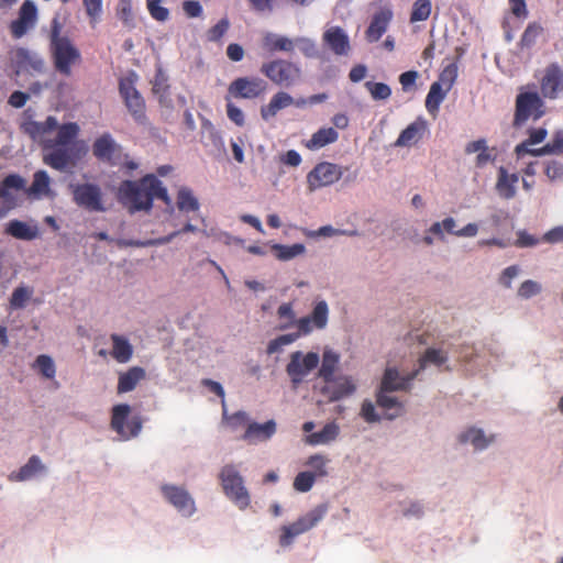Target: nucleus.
Segmentation results:
<instances>
[{"mask_svg":"<svg viewBox=\"0 0 563 563\" xmlns=\"http://www.w3.org/2000/svg\"><path fill=\"white\" fill-rule=\"evenodd\" d=\"M294 98L289 93L278 91L272 97L268 104L261 108V117L264 121H269L272 118L276 117L280 110L294 104Z\"/></svg>","mask_w":563,"mask_h":563,"instance_id":"nucleus-29","label":"nucleus"},{"mask_svg":"<svg viewBox=\"0 0 563 563\" xmlns=\"http://www.w3.org/2000/svg\"><path fill=\"white\" fill-rule=\"evenodd\" d=\"M542 33L543 27L541 26V24L537 22L530 23L521 36L519 46L522 49L532 47Z\"/></svg>","mask_w":563,"mask_h":563,"instance_id":"nucleus-47","label":"nucleus"},{"mask_svg":"<svg viewBox=\"0 0 563 563\" xmlns=\"http://www.w3.org/2000/svg\"><path fill=\"white\" fill-rule=\"evenodd\" d=\"M112 351L111 356L119 363H126L133 355V347L130 342L118 334L111 335Z\"/></svg>","mask_w":563,"mask_h":563,"instance_id":"nucleus-35","label":"nucleus"},{"mask_svg":"<svg viewBox=\"0 0 563 563\" xmlns=\"http://www.w3.org/2000/svg\"><path fill=\"white\" fill-rule=\"evenodd\" d=\"M44 470L45 466L42 464L41 459L37 455H32L27 463L19 470L14 477L18 481H27Z\"/></svg>","mask_w":563,"mask_h":563,"instance_id":"nucleus-43","label":"nucleus"},{"mask_svg":"<svg viewBox=\"0 0 563 563\" xmlns=\"http://www.w3.org/2000/svg\"><path fill=\"white\" fill-rule=\"evenodd\" d=\"M449 91L450 90L442 87V84L433 82L431 85L426 98V108L431 114L435 115L438 113L440 104L445 99Z\"/></svg>","mask_w":563,"mask_h":563,"instance_id":"nucleus-39","label":"nucleus"},{"mask_svg":"<svg viewBox=\"0 0 563 563\" xmlns=\"http://www.w3.org/2000/svg\"><path fill=\"white\" fill-rule=\"evenodd\" d=\"M191 234H201L202 235L203 231L196 229L191 224H187L183 230L169 233V234L158 238L156 240L136 243V244L129 243L125 246H148L151 244H156V243L157 244L190 243L191 241L188 239V236Z\"/></svg>","mask_w":563,"mask_h":563,"instance_id":"nucleus-25","label":"nucleus"},{"mask_svg":"<svg viewBox=\"0 0 563 563\" xmlns=\"http://www.w3.org/2000/svg\"><path fill=\"white\" fill-rule=\"evenodd\" d=\"M117 16L128 29H133L135 26L132 13V3H118Z\"/></svg>","mask_w":563,"mask_h":563,"instance_id":"nucleus-61","label":"nucleus"},{"mask_svg":"<svg viewBox=\"0 0 563 563\" xmlns=\"http://www.w3.org/2000/svg\"><path fill=\"white\" fill-rule=\"evenodd\" d=\"M12 62L21 70L42 74L46 69L43 57L27 48H16L12 52Z\"/></svg>","mask_w":563,"mask_h":563,"instance_id":"nucleus-17","label":"nucleus"},{"mask_svg":"<svg viewBox=\"0 0 563 563\" xmlns=\"http://www.w3.org/2000/svg\"><path fill=\"white\" fill-rule=\"evenodd\" d=\"M265 91V82L260 78H238L229 86V95L235 98L252 99Z\"/></svg>","mask_w":563,"mask_h":563,"instance_id":"nucleus-15","label":"nucleus"},{"mask_svg":"<svg viewBox=\"0 0 563 563\" xmlns=\"http://www.w3.org/2000/svg\"><path fill=\"white\" fill-rule=\"evenodd\" d=\"M145 377V369L140 366H132L126 372L120 373L117 386L118 394L132 391Z\"/></svg>","mask_w":563,"mask_h":563,"instance_id":"nucleus-28","label":"nucleus"},{"mask_svg":"<svg viewBox=\"0 0 563 563\" xmlns=\"http://www.w3.org/2000/svg\"><path fill=\"white\" fill-rule=\"evenodd\" d=\"M393 18V13L389 9H382L376 12L365 31V38L369 43L377 42L382 35L386 32L390 21Z\"/></svg>","mask_w":563,"mask_h":563,"instance_id":"nucleus-23","label":"nucleus"},{"mask_svg":"<svg viewBox=\"0 0 563 563\" xmlns=\"http://www.w3.org/2000/svg\"><path fill=\"white\" fill-rule=\"evenodd\" d=\"M457 78V66L454 63L449 64L440 74L439 80L435 84H442L448 90H451Z\"/></svg>","mask_w":563,"mask_h":563,"instance_id":"nucleus-57","label":"nucleus"},{"mask_svg":"<svg viewBox=\"0 0 563 563\" xmlns=\"http://www.w3.org/2000/svg\"><path fill=\"white\" fill-rule=\"evenodd\" d=\"M37 20V9L33 1L26 0L20 8L19 19L11 24L12 34L15 37L23 36L35 25Z\"/></svg>","mask_w":563,"mask_h":563,"instance_id":"nucleus-20","label":"nucleus"},{"mask_svg":"<svg viewBox=\"0 0 563 563\" xmlns=\"http://www.w3.org/2000/svg\"><path fill=\"white\" fill-rule=\"evenodd\" d=\"M329 319V307L324 300L317 301L310 316L297 320L296 327L303 335L309 334L313 329L322 330L327 327Z\"/></svg>","mask_w":563,"mask_h":563,"instance_id":"nucleus-12","label":"nucleus"},{"mask_svg":"<svg viewBox=\"0 0 563 563\" xmlns=\"http://www.w3.org/2000/svg\"><path fill=\"white\" fill-rule=\"evenodd\" d=\"M340 362V356L333 350H324L322 354L321 366L318 372V376L323 379V382L332 380L334 377V373L338 368Z\"/></svg>","mask_w":563,"mask_h":563,"instance_id":"nucleus-34","label":"nucleus"},{"mask_svg":"<svg viewBox=\"0 0 563 563\" xmlns=\"http://www.w3.org/2000/svg\"><path fill=\"white\" fill-rule=\"evenodd\" d=\"M427 129L426 120L418 118L410 123L398 136L395 142L396 147H410L417 144Z\"/></svg>","mask_w":563,"mask_h":563,"instance_id":"nucleus-24","label":"nucleus"},{"mask_svg":"<svg viewBox=\"0 0 563 563\" xmlns=\"http://www.w3.org/2000/svg\"><path fill=\"white\" fill-rule=\"evenodd\" d=\"M277 314L280 319L286 318L288 320L286 323H282L278 327L279 330H286L291 325H296L297 320L295 319V312L291 303L287 302L280 305L277 309Z\"/></svg>","mask_w":563,"mask_h":563,"instance_id":"nucleus-59","label":"nucleus"},{"mask_svg":"<svg viewBox=\"0 0 563 563\" xmlns=\"http://www.w3.org/2000/svg\"><path fill=\"white\" fill-rule=\"evenodd\" d=\"M534 156L563 154V132H556L551 142L533 152Z\"/></svg>","mask_w":563,"mask_h":563,"instance_id":"nucleus-50","label":"nucleus"},{"mask_svg":"<svg viewBox=\"0 0 563 563\" xmlns=\"http://www.w3.org/2000/svg\"><path fill=\"white\" fill-rule=\"evenodd\" d=\"M154 198L162 199L167 207L172 206L166 188L154 175H146L140 181L125 180L118 191V199L131 212L150 210Z\"/></svg>","mask_w":563,"mask_h":563,"instance_id":"nucleus-1","label":"nucleus"},{"mask_svg":"<svg viewBox=\"0 0 563 563\" xmlns=\"http://www.w3.org/2000/svg\"><path fill=\"white\" fill-rule=\"evenodd\" d=\"M51 178L45 170H38L34 174L33 183L29 189L30 194L35 196H48Z\"/></svg>","mask_w":563,"mask_h":563,"instance_id":"nucleus-45","label":"nucleus"},{"mask_svg":"<svg viewBox=\"0 0 563 563\" xmlns=\"http://www.w3.org/2000/svg\"><path fill=\"white\" fill-rule=\"evenodd\" d=\"M324 383L325 385L321 388V394L325 396L329 401H338L344 397L351 396L356 389L353 379L349 376L332 377V380Z\"/></svg>","mask_w":563,"mask_h":563,"instance_id":"nucleus-18","label":"nucleus"},{"mask_svg":"<svg viewBox=\"0 0 563 563\" xmlns=\"http://www.w3.org/2000/svg\"><path fill=\"white\" fill-rule=\"evenodd\" d=\"M262 46L267 52L291 53L295 49L294 38L273 32H266L262 38Z\"/></svg>","mask_w":563,"mask_h":563,"instance_id":"nucleus-27","label":"nucleus"},{"mask_svg":"<svg viewBox=\"0 0 563 563\" xmlns=\"http://www.w3.org/2000/svg\"><path fill=\"white\" fill-rule=\"evenodd\" d=\"M541 90L544 97L555 98L560 90H563V73L556 66H550L541 82Z\"/></svg>","mask_w":563,"mask_h":563,"instance_id":"nucleus-26","label":"nucleus"},{"mask_svg":"<svg viewBox=\"0 0 563 563\" xmlns=\"http://www.w3.org/2000/svg\"><path fill=\"white\" fill-rule=\"evenodd\" d=\"M541 107L542 100L538 93L526 92L519 95L517 98L515 124L519 125L530 117H533L536 120L539 119L543 113L540 110Z\"/></svg>","mask_w":563,"mask_h":563,"instance_id":"nucleus-11","label":"nucleus"},{"mask_svg":"<svg viewBox=\"0 0 563 563\" xmlns=\"http://www.w3.org/2000/svg\"><path fill=\"white\" fill-rule=\"evenodd\" d=\"M92 151L96 157L110 164H119L122 158V148L110 134H103L93 143Z\"/></svg>","mask_w":563,"mask_h":563,"instance_id":"nucleus-16","label":"nucleus"},{"mask_svg":"<svg viewBox=\"0 0 563 563\" xmlns=\"http://www.w3.org/2000/svg\"><path fill=\"white\" fill-rule=\"evenodd\" d=\"M324 514V507H317L292 523L297 527V530L301 534L313 528L323 518Z\"/></svg>","mask_w":563,"mask_h":563,"instance_id":"nucleus-42","label":"nucleus"},{"mask_svg":"<svg viewBox=\"0 0 563 563\" xmlns=\"http://www.w3.org/2000/svg\"><path fill=\"white\" fill-rule=\"evenodd\" d=\"M316 482V474L311 472H300L294 479L292 486L294 489L299 493L309 492Z\"/></svg>","mask_w":563,"mask_h":563,"instance_id":"nucleus-52","label":"nucleus"},{"mask_svg":"<svg viewBox=\"0 0 563 563\" xmlns=\"http://www.w3.org/2000/svg\"><path fill=\"white\" fill-rule=\"evenodd\" d=\"M276 432V422L268 420L265 423L250 422L242 435V440L249 443H257L269 440Z\"/></svg>","mask_w":563,"mask_h":563,"instance_id":"nucleus-22","label":"nucleus"},{"mask_svg":"<svg viewBox=\"0 0 563 563\" xmlns=\"http://www.w3.org/2000/svg\"><path fill=\"white\" fill-rule=\"evenodd\" d=\"M431 13L430 0H417L413 3L412 12L410 16L411 22L424 21Z\"/></svg>","mask_w":563,"mask_h":563,"instance_id":"nucleus-55","label":"nucleus"},{"mask_svg":"<svg viewBox=\"0 0 563 563\" xmlns=\"http://www.w3.org/2000/svg\"><path fill=\"white\" fill-rule=\"evenodd\" d=\"M136 80L137 75L135 73H130L126 77L120 80L119 88L129 111L140 120L144 115L145 103L140 92L135 89Z\"/></svg>","mask_w":563,"mask_h":563,"instance_id":"nucleus-8","label":"nucleus"},{"mask_svg":"<svg viewBox=\"0 0 563 563\" xmlns=\"http://www.w3.org/2000/svg\"><path fill=\"white\" fill-rule=\"evenodd\" d=\"M219 479L223 493L239 509L244 510L250 506L251 497L249 490L244 486L243 477L234 465H224L219 473Z\"/></svg>","mask_w":563,"mask_h":563,"instance_id":"nucleus-2","label":"nucleus"},{"mask_svg":"<svg viewBox=\"0 0 563 563\" xmlns=\"http://www.w3.org/2000/svg\"><path fill=\"white\" fill-rule=\"evenodd\" d=\"M152 91L158 98L162 106L167 109L173 107L172 99L169 98L168 76L162 67H157L156 69V74L152 80Z\"/></svg>","mask_w":563,"mask_h":563,"instance_id":"nucleus-31","label":"nucleus"},{"mask_svg":"<svg viewBox=\"0 0 563 563\" xmlns=\"http://www.w3.org/2000/svg\"><path fill=\"white\" fill-rule=\"evenodd\" d=\"M361 416L368 423L378 422L382 419V417L377 415L373 402L369 400L363 401L361 408Z\"/></svg>","mask_w":563,"mask_h":563,"instance_id":"nucleus-64","label":"nucleus"},{"mask_svg":"<svg viewBox=\"0 0 563 563\" xmlns=\"http://www.w3.org/2000/svg\"><path fill=\"white\" fill-rule=\"evenodd\" d=\"M38 372L45 377V378H54L56 374V367L51 356L41 354L36 357L35 364H34Z\"/></svg>","mask_w":563,"mask_h":563,"instance_id":"nucleus-54","label":"nucleus"},{"mask_svg":"<svg viewBox=\"0 0 563 563\" xmlns=\"http://www.w3.org/2000/svg\"><path fill=\"white\" fill-rule=\"evenodd\" d=\"M339 432V426L335 422H329L320 431L309 434L306 441L310 445L327 444L334 441Z\"/></svg>","mask_w":563,"mask_h":563,"instance_id":"nucleus-37","label":"nucleus"},{"mask_svg":"<svg viewBox=\"0 0 563 563\" xmlns=\"http://www.w3.org/2000/svg\"><path fill=\"white\" fill-rule=\"evenodd\" d=\"M74 199L77 205L90 211H103L101 190L92 184L78 185L74 189Z\"/></svg>","mask_w":563,"mask_h":563,"instance_id":"nucleus-13","label":"nucleus"},{"mask_svg":"<svg viewBox=\"0 0 563 563\" xmlns=\"http://www.w3.org/2000/svg\"><path fill=\"white\" fill-rule=\"evenodd\" d=\"M322 42L336 56H347L352 48L349 35L340 26L328 27L323 32Z\"/></svg>","mask_w":563,"mask_h":563,"instance_id":"nucleus-14","label":"nucleus"},{"mask_svg":"<svg viewBox=\"0 0 563 563\" xmlns=\"http://www.w3.org/2000/svg\"><path fill=\"white\" fill-rule=\"evenodd\" d=\"M44 162L57 170H67L76 164L74 148L70 146L54 148L52 152L44 154Z\"/></svg>","mask_w":563,"mask_h":563,"instance_id":"nucleus-21","label":"nucleus"},{"mask_svg":"<svg viewBox=\"0 0 563 563\" xmlns=\"http://www.w3.org/2000/svg\"><path fill=\"white\" fill-rule=\"evenodd\" d=\"M49 45L56 44L62 41H66L69 37L65 34H63V24L59 21L58 16H54L51 24V31H49Z\"/></svg>","mask_w":563,"mask_h":563,"instance_id":"nucleus-62","label":"nucleus"},{"mask_svg":"<svg viewBox=\"0 0 563 563\" xmlns=\"http://www.w3.org/2000/svg\"><path fill=\"white\" fill-rule=\"evenodd\" d=\"M49 54L56 71L67 77L71 75L73 67L81 62L80 51L70 38L49 45Z\"/></svg>","mask_w":563,"mask_h":563,"instance_id":"nucleus-3","label":"nucleus"},{"mask_svg":"<svg viewBox=\"0 0 563 563\" xmlns=\"http://www.w3.org/2000/svg\"><path fill=\"white\" fill-rule=\"evenodd\" d=\"M131 408L126 404H120L112 408L111 428L123 439L136 437L142 429V421L137 416L129 420L125 426Z\"/></svg>","mask_w":563,"mask_h":563,"instance_id":"nucleus-6","label":"nucleus"},{"mask_svg":"<svg viewBox=\"0 0 563 563\" xmlns=\"http://www.w3.org/2000/svg\"><path fill=\"white\" fill-rule=\"evenodd\" d=\"M84 8L90 20V24L95 26L102 14V0H82Z\"/></svg>","mask_w":563,"mask_h":563,"instance_id":"nucleus-56","label":"nucleus"},{"mask_svg":"<svg viewBox=\"0 0 563 563\" xmlns=\"http://www.w3.org/2000/svg\"><path fill=\"white\" fill-rule=\"evenodd\" d=\"M161 490L167 501L172 504L183 516L190 517L195 514V500L184 487L165 484L161 487Z\"/></svg>","mask_w":563,"mask_h":563,"instance_id":"nucleus-10","label":"nucleus"},{"mask_svg":"<svg viewBox=\"0 0 563 563\" xmlns=\"http://www.w3.org/2000/svg\"><path fill=\"white\" fill-rule=\"evenodd\" d=\"M459 440L461 443L471 442L476 450H483L493 441V437L487 438L482 429L470 428L460 434Z\"/></svg>","mask_w":563,"mask_h":563,"instance_id":"nucleus-40","label":"nucleus"},{"mask_svg":"<svg viewBox=\"0 0 563 563\" xmlns=\"http://www.w3.org/2000/svg\"><path fill=\"white\" fill-rule=\"evenodd\" d=\"M419 375V371H412L406 376H401L397 368L388 367L383 375L380 387L383 391L408 390L410 383Z\"/></svg>","mask_w":563,"mask_h":563,"instance_id":"nucleus-19","label":"nucleus"},{"mask_svg":"<svg viewBox=\"0 0 563 563\" xmlns=\"http://www.w3.org/2000/svg\"><path fill=\"white\" fill-rule=\"evenodd\" d=\"M338 137L339 134L334 129H320L311 136V139L307 143V147L311 150L321 148L330 143L335 142Z\"/></svg>","mask_w":563,"mask_h":563,"instance_id":"nucleus-41","label":"nucleus"},{"mask_svg":"<svg viewBox=\"0 0 563 563\" xmlns=\"http://www.w3.org/2000/svg\"><path fill=\"white\" fill-rule=\"evenodd\" d=\"M448 354L441 350L435 347L427 349L423 354L419 357L418 368L416 371H423L429 365H434L437 367H441L448 362Z\"/></svg>","mask_w":563,"mask_h":563,"instance_id":"nucleus-36","label":"nucleus"},{"mask_svg":"<svg viewBox=\"0 0 563 563\" xmlns=\"http://www.w3.org/2000/svg\"><path fill=\"white\" fill-rule=\"evenodd\" d=\"M177 208L183 212L196 211L199 208V202L192 195V191L186 187L178 190L177 194Z\"/></svg>","mask_w":563,"mask_h":563,"instance_id":"nucleus-46","label":"nucleus"},{"mask_svg":"<svg viewBox=\"0 0 563 563\" xmlns=\"http://www.w3.org/2000/svg\"><path fill=\"white\" fill-rule=\"evenodd\" d=\"M25 180L18 175H9L0 181V220L19 203V192L24 187Z\"/></svg>","mask_w":563,"mask_h":563,"instance_id":"nucleus-7","label":"nucleus"},{"mask_svg":"<svg viewBox=\"0 0 563 563\" xmlns=\"http://www.w3.org/2000/svg\"><path fill=\"white\" fill-rule=\"evenodd\" d=\"M300 336H303V333H301V330L299 329H297V332L282 334L276 339L269 341V343L267 344L266 352L268 355L275 354L282 351L284 346L297 341Z\"/></svg>","mask_w":563,"mask_h":563,"instance_id":"nucleus-44","label":"nucleus"},{"mask_svg":"<svg viewBox=\"0 0 563 563\" xmlns=\"http://www.w3.org/2000/svg\"><path fill=\"white\" fill-rule=\"evenodd\" d=\"M518 183L516 174H508L504 167L499 169V177L496 184L497 192L505 199H510L515 196V186Z\"/></svg>","mask_w":563,"mask_h":563,"instance_id":"nucleus-38","label":"nucleus"},{"mask_svg":"<svg viewBox=\"0 0 563 563\" xmlns=\"http://www.w3.org/2000/svg\"><path fill=\"white\" fill-rule=\"evenodd\" d=\"M5 232L16 239L31 241L38 235L40 228L36 222L12 220L7 224Z\"/></svg>","mask_w":563,"mask_h":563,"instance_id":"nucleus-30","label":"nucleus"},{"mask_svg":"<svg viewBox=\"0 0 563 563\" xmlns=\"http://www.w3.org/2000/svg\"><path fill=\"white\" fill-rule=\"evenodd\" d=\"M78 132L79 126L77 123L74 122L59 126L55 144L59 146L69 145V143L78 134Z\"/></svg>","mask_w":563,"mask_h":563,"instance_id":"nucleus-49","label":"nucleus"},{"mask_svg":"<svg viewBox=\"0 0 563 563\" xmlns=\"http://www.w3.org/2000/svg\"><path fill=\"white\" fill-rule=\"evenodd\" d=\"M388 393L389 391H383L379 389L376 395V402L386 411L384 417L388 420H393L402 415L404 406L397 397L390 396Z\"/></svg>","mask_w":563,"mask_h":563,"instance_id":"nucleus-33","label":"nucleus"},{"mask_svg":"<svg viewBox=\"0 0 563 563\" xmlns=\"http://www.w3.org/2000/svg\"><path fill=\"white\" fill-rule=\"evenodd\" d=\"M517 243L523 246H529L538 243L548 244H563V227L554 228L545 233L541 239L528 234L527 232H519Z\"/></svg>","mask_w":563,"mask_h":563,"instance_id":"nucleus-32","label":"nucleus"},{"mask_svg":"<svg viewBox=\"0 0 563 563\" xmlns=\"http://www.w3.org/2000/svg\"><path fill=\"white\" fill-rule=\"evenodd\" d=\"M261 73L277 86L286 88L295 85L301 76L300 68L285 59L264 63L261 66Z\"/></svg>","mask_w":563,"mask_h":563,"instance_id":"nucleus-4","label":"nucleus"},{"mask_svg":"<svg viewBox=\"0 0 563 563\" xmlns=\"http://www.w3.org/2000/svg\"><path fill=\"white\" fill-rule=\"evenodd\" d=\"M223 422L231 429L238 430L242 426H247L249 416L245 411H236L232 415L227 412L225 407H223Z\"/></svg>","mask_w":563,"mask_h":563,"instance_id":"nucleus-53","label":"nucleus"},{"mask_svg":"<svg viewBox=\"0 0 563 563\" xmlns=\"http://www.w3.org/2000/svg\"><path fill=\"white\" fill-rule=\"evenodd\" d=\"M341 176L342 172L339 166L328 162L320 163L307 175L308 189L314 191L321 187L332 185Z\"/></svg>","mask_w":563,"mask_h":563,"instance_id":"nucleus-9","label":"nucleus"},{"mask_svg":"<svg viewBox=\"0 0 563 563\" xmlns=\"http://www.w3.org/2000/svg\"><path fill=\"white\" fill-rule=\"evenodd\" d=\"M365 87L367 88L372 98L375 100H386L391 95V90H390L389 86L384 82L367 81L365 84Z\"/></svg>","mask_w":563,"mask_h":563,"instance_id":"nucleus-58","label":"nucleus"},{"mask_svg":"<svg viewBox=\"0 0 563 563\" xmlns=\"http://www.w3.org/2000/svg\"><path fill=\"white\" fill-rule=\"evenodd\" d=\"M330 460L321 454H313L309 456L306 462L307 466H310L313 471L311 473L316 474L317 477H325L328 476V464Z\"/></svg>","mask_w":563,"mask_h":563,"instance_id":"nucleus-51","label":"nucleus"},{"mask_svg":"<svg viewBox=\"0 0 563 563\" xmlns=\"http://www.w3.org/2000/svg\"><path fill=\"white\" fill-rule=\"evenodd\" d=\"M320 357L314 352L302 354L300 351L290 354L289 363L286 366V373L294 386H298L305 377L314 368H317Z\"/></svg>","mask_w":563,"mask_h":563,"instance_id":"nucleus-5","label":"nucleus"},{"mask_svg":"<svg viewBox=\"0 0 563 563\" xmlns=\"http://www.w3.org/2000/svg\"><path fill=\"white\" fill-rule=\"evenodd\" d=\"M147 9L153 19L165 22L169 16V11L161 5L162 0H147Z\"/></svg>","mask_w":563,"mask_h":563,"instance_id":"nucleus-60","label":"nucleus"},{"mask_svg":"<svg viewBox=\"0 0 563 563\" xmlns=\"http://www.w3.org/2000/svg\"><path fill=\"white\" fill-rule=\"evenodd\" d=\"M541 291V285L534 280H526L523 282L519 289L518 296L525 299L531 298L532 296L538 295Z\"/></svg>","mask_w":563,"mask_h":563,"instance_id":"nucleus-63","label":"nucleus"},{"mask_svg":"<svg viewBox=\"0 0 563 563\" xmlns=\"http://www.w3.org/2000/svg\"><path fill=\"white\" fill-rule=\"evenodd\" d=\"M32 295V288L25 286L16 287L10 298V308L13 310L23 309Z\"/></svg>","mask_w":563,"mask_h":563,"instance_id":"nucleus-48","label":"nucleus"}]
</instances>
